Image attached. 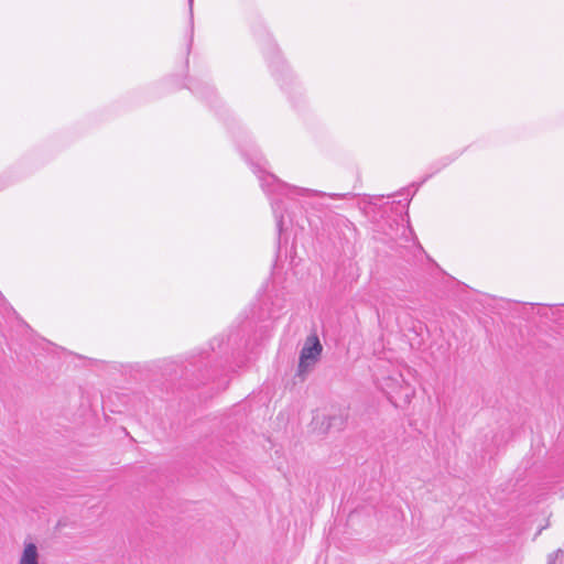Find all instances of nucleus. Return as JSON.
<instances>
[{
	"mask_svg": "<svg viewBox=\"0 0 564 564\" xmlns=\"http://www.w3.org/2000/svg\"><path fill=\"white\" fill-rule=\"evenodd\" d=\"M328 427H332L333 431H343L347 424L348 413L345 411H338L333 414L327 415Z\"/></svg>",
	"mask_w": 564,
	"mask_h": 564,
	"instance_id": "f03ea898",
	"label": "nucleus"
},
{
	"mask_svg": "<svg viewBox=\"0 0 564 564\" xmlns=\"http://www.w3.org/2000/svg\"><path fill=\"white\" fill-rule=\"evenodd\" d=\"M323 347L316 335L306 338L305 344L300 352V361L297 376H304L313 369L322 354Z\"/></svg>",
	"mask_w": 564,
	"mask_h": 564,
	"instance_id": "f257e3e1",
	"label": "nucleus"
},
{
	"mask_svg": "<svg viewBox=\"0 0 564 564\" xmlns=\"http://www.w3.org/2000/svg\"><path fill=\"white\" fill-rule=\"evenodd\" d=\"M192 2H193V0H189V3H192Z\"/></svg>",
	"mask_w": 564,
	"mask_h": 564,
	"instance_id": "423d86ee",
	"label": "nucleus"
},
{
	"mask_svg": "<svg viewBox=\"0 0 564 564\" xmlns=\"http://www.w3.org/2000/svg\"><path fill=\"white\" fill-rule=\"evenodd\" d=\"M19 564H39V551L34 543H26Z\"/></svg>",
	"mask_w": 564,
	"mask_h": 564,
	"instance_id": "7ed1b4c3",
	"label": "nucleus"
},
{
	"mask_svg": "<svg viewBox=\"0 0 564 564\" xmlns=\"http://www.w3.org/2000/svg\"><path fill=\"white\" fill-rule=\"evenodd\" d=\"M558 552H560V551L554 552V553H552V554H550V555H549V562H547V564H555V561H556V558H557V554H558Z\"/></svg>",
	"mask_w": 564,
	"mask_h": 564,
	"instance_id": "39448f33",
	"label": "nucleus"
},
{
	"mask_svg": "<svg viewBox=\"0 0 564 564\" xmlns=\"http://www.w3.org/2000/svg\"><path fill=\"white\" fill-rule=\"evenodd\" d=\"M314 424L316 429L323 434H327L333 431L332 427H328L327 415H322L321 417L317 415L314 417Z\"/></svg>",
	"mask_w": 564,
	"mask_h": 564,
	"instance_id": "20e7f679",
	"label": "nucleus"
}]
</instances>
